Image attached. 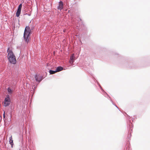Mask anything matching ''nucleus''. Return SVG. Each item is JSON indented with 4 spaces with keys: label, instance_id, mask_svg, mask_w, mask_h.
Segmentation results:
<instances>
[{
    "label": "nucleus",
    "instance_id": "nucleus-1",
    "mask_svg": "<svg viewBox=\"0 0 150 150\" xmlns=\"http://www.w3.org/2000/svg\"><path fill=\"white\" fill-rule=\"evenodd\" d=\"M7 52V57L10 62L13 64H15L16 62V58L13 52L8 48Z\"/></svg>",
    "mask_w": 150,
    "mask_h": 150
},
{
    "label": "nucleus",
    "instance_id": "nucleus-2",
    "mask_svg": "<svg viewBox=\"0 0 150 150\" xmlns=\"http://www.w3.org/2000/svg\"><path fill=\"white\" fill-rule=\"evenodd\" d=\"M30 33L31 30L29 26H26L24 30L23 37L25 41L27 43L30 40Z\"/></svg>",
    "mask_w": 150,
    "mask_h": 150
},
{
    "label": "nucleus",
    "instance_id": "nucleus-3",
    "mask_svg": "<svg viewBox=\"0 0 150 150\" xmlns=\"http://www.w3.org/2000/svg\"><path fill=\"white\" fill-rule=\"evenodd\" d=\"M10 103V99L9 97V96H7V97L6 98L4 101V106L6 107L8 106Z\"/></svg>",
    "mask_w": 150,
    "mask_h": 150
},
{
    "label": "nucleus",
    "instance_id": "nucleus-4",
    "mask_svg": "<svg viewBox=\"0 0 150 150\" xmlns=\"http://www.w3.org/2000/svg\"><path fill=\"white\" fill-rule=\"evenodd\" d=\"M22 4H21L19 5V6L18 7V10H17L16 14V16L17 17H18L20 16V15L21 13V9L22 8Z\"/></svg>",
    "mask_w": 150,
    "mask_h": 150
},
{
    "label": "nucleus",
    "instance_id": "nucleus-5",
    "mask_svg": "<svg viewBox=\"0 0 150 150\" xmlns=\"http://www.w3.org/2000/svg\"><path fill=\"white\" fill-rule=\"evenodd\" d=\"M63 3L61 1L59 3V5L58 7V9L61 10L63 9Z\"/></svg>",
    "mask_w": 150,
    "mask_h": 150
},
{
    "label": "nucleus",
    "instance_id": "nucleus-6",
    "mask_svg": "<svg viewBox=\"0 0 150 150\" xmlns=\"http://www.w3.org/2000/svg\"><path fill=\"white\" fill-rule=\"evenodd\" d=\"M74 54H73L70 57L69 62L71 64H72L73 63L74 61Z\"/></svg>",
    "mask_w": 150,
    "mask_h": 150
},
{
    "label": "nucleus",
    "instance_id": "nucleus-7",
    "mask_svg": "<svg viewBox=\"0 0 150 150\" xmlns=\"http://www.w3.org/2000/svg\"><path fill=\"white\" fill-rule=\"evenodd\" d=\"M9 143L11 144V147H12L13 144V140L12 139V136H11V137L9 138Z\"/></svg>",
    "mask_w": 150,
    "mask_h": 150
},
{
    "label": "nucleus",
    "instance_id": "nucleus-8",
    "mask_svg": "<svg viewBox=\"0 0 150 150\" xmlns=\"http://www.w3.org/2000/svg\"><path fill=\"white\" fill-rule=\"evenodd\" d=\"M63 69V68L62 67H58L57 68L56 70L57 71V72L60 71L62 70Z\"/></svg>",
    "mask_w": 150,
    "mask_h": 150
},
{
    "label": "nucleus",
    "instance_id": "nucleus-9",
    "mask_svg": "<svg viewBox=\"0 0 150 150\" xmlns=\"http://www.w3.org/2000/svg\"><path fill=\"white\" fill-rule=\"evenodd\" d=\"M35 80H36L37 81H38L40 82V81H41V80H42L40 78H38L37 75H35Z\"/></svg>",
    "mask_w": 150,
    "mask_h": 150
},
{
    "label": "nucleus",
    "instance_id": "nucleus-10",
    "mask_svg": "<svg viewBox=\"0 0 150 150\" xmlns=\"http://www.w3.org/2000/svg\"><path fill=\"white\" fill-rule=\"evenodd\" d=\"M35 80H36L37 81H38L40 82V81H41V80H42L40 78H38L37 75H35Z\"/></svg>",
    "mask_w": 150,
    "mask_h": 150
},
{
    "label": "nucleus",
    "instance_id": "nucleus-11",
    "mask_svg": "<svg viewBox=\"0 0 150 150\" xmlns=\"http://www.w3.org/2000/svg\"><path fill=\"white\" fill-rule=\"evenodd\" d=\"M35 80H36L37 81H38L40 82V81H41V80H42L40 78H38L37 75H35Z\"/></svg>",
    "mask_w": 150,
    "mask_h": 150
},
{
    "label": "nucleus",
    "instance_id": "nucleus-12",
    "mask_svg": "<svg viewBox=\"0 0 150 150\" xmlns=\"http://www.w3.org/2000/svg\"><path fill=\"white\" fill-rule=\"evenodd\" d=\"M49 72L50 74H53L57 72V71L56 70L55 71H52L51 70H50L49 71Z\"/></svg>",
    "mask_w": 150,
    "mask_h": 150
},
{
    "label": "nucleus",
    "instance_id": "nucleus-13",
    "mask_svg": "<svg viewBox=\"0 0 150 150\" xmlns=\"http://www.w3.org/2000/svg\"><path fill=\"white\" fill-rule=\"evenodd\" d=\"M7 91H8V92L10 94L12 92V90L9 88H8Z\"/></svg>",
    "mask_w": 150,
    "mask_h": 150
},
{
    "label": "nucleus",
    "instance_id": "nucleus-14",
    "mask_svg": "<svg viewBox=\"0 0 150 150\" xmlns=\"http://www.w3.org/2000/svg\"><path fill=\"white\" fill-rule=\"evenodd\" d=\"M3 117H5V112L4 111V113L3 114Z\"/></svg>",
    "mask_w": 150,
    "mask_h": 150
},
{
    "label": "nucleus",
    "instance_id": "nucleus-15",
    "mask_svg": "<svg viewBox=\"0 0 150 150\" xmlns=\"http://www.w3.org/2000/svg\"><path fill=\"white\" fill-rule=\"evenodd\" d=\"M65 30H64V32H65Z\"/></svg>",
    "mask_w": 150,
    "mask_h": 150
}]
</instances>
